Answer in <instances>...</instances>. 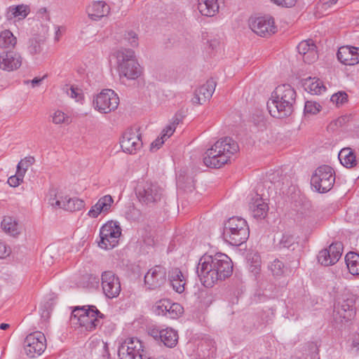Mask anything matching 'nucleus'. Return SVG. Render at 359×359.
<instances>
[{
  "label": "nucleus",
  "instance_id": "nucleus-21",
  "mask_svg": "<svg viewBox=\"0 0 359 359\" xmlns=\"http://www.w3.org/2000/svg\"><path fill=\"white\" fill-rule=\"evenodd\" d=\"M22 65V57L17 53L3 51L0 53V69L5 71H13Z\"/></svg>",
  "mask_w": 359,
  "mask_h": 359
},
{
  "label": "nucleus",
  "instance_id": "nucleus-16",
  "mask_svg": "<svg viewBox=\"0 0 359 359\" xmlns=\"http://www.w3.org/2000/svg\"><path fill=\"white\" fill-rule=\"evenodd\" d=\"M343 244L341 242L332 243L328 248L322 250L318 255V262L324 266H330L337 263L341 257Z\"/></svg>",
  "mask_w": 359,
  "mask_h": 359
},
{
  "label": "nucleus",
  "instance_id": "nucleus-27",
  "mask_svg": "<svg viewBox=\"0 0 359 359\" xmlns=\"http://www.w3.org/2000/svg\"><path fill=\"white\" fill-rule=\"evenodd\" d=\"M169 280L173 290L178 293H182L184 291L186 280L182 272L178 268H174L169 271Z\"/></svg>",
  "mask_w": 359,
  "mask_h": 359
},
{
  "label": "nucleus",
  "instance_id": "nucleus-35",
  "mask_svg": "<svg viewBox=\"0 0 359 359\" xmlns=\"http://www.w3.org/2000/svg\"><path fill=\"white\" fill-rule=\"evenodd\" d=\"M345 262L349 272L353 275L359 274V255L349 252L345 256Z\"/></svg>",
  "mask_w": 359,
  "mask_h": 359
},
{
  "label": "nucleus",
  "instance_id": "nucleus-4",
  "mask_svg": "<svg viewBox=\"0 0 359 359\" xmlns=\"http://www.w3.org/2000/svg\"><path fill=\"white\" fill-rule=\"evenodd\" d=\"M249 234L247 222L241 217H231L224 224L223 238L231 245H241L248 240Z\"/></svg>",
  "mask_w": 359,
  "mask_h": 359
},
{
  "label": "nucleus",
  "instance_id": "nucleus-60",
  "mask_svg": "<svg viewBox=\"0 0 359 359\" xmlns=\"http://www.w3.org/2000/svg\"><path fill=\"white\" fill-rule=\"evenodd\" d=\"M10 327V325L9 324H7V323H1L0 325V329L2 330H7L8 327Z\"/></svg>",
  "mask_w": 359,
  "mask_h": 359
},
{
  "label": "nucleus",
  "instance_id": "nucleus-12",
  "mask_svg": "<svg viewBox=\"0 0 359 359\" xmlns=\"http://www.w3.org/2000/svg\"><path fill=\"white\" fill-rule=\"evenodd\" d=\"M46 339L41 332H34L26 337L24 341V350L27 355L34 358L40 355L46 348Z\"/></svg>",
  "mask_w": 359,
  "mask_h": 359
},
{
  "label": "nucleus",
  "instance_id": "nucleus-62",
  "mask_svg": "<svg viewBox=\"0 0 359 359\" xmlns=\"http://www.w3.org/2000/svg\"><path fill=\"white\" fill-rule=\"evenodd\" d=\"M352 345L354 346V347H357L359 346V339H353V341H352Z\"/></svg>",
  "mask_w": 359,
  "mask_h": 359
},
{
  "label": "nucleus",
  "instance_id": "nucleus-22",
  "mask_svg": "<svg viewBox=\"0 0 359 359\" xmlns=\"http://www.w3.org/2000/svg\"><path fill=\"white\" fill-rule=\"evenodd\" d=\"M338 60L345 65H354L359 62V48L342 46L337 53Z\"/></svg>",
  "mask_w": 359,
  "mask_h": 359
},
{
  "label": "nucleus",
  "instance_id": "nucleus-31",
  "mask_svg": "<svg viewBox=\"0 0 359 359\" xmlns=\"http://www.w3.org/2000/svg\"><path fill=\"white\" fill-rule=\"evenodd\" d=\"M160 339L165 346L170 348L175 347L178 341L177 332L172 328L162 330Z\"/></svg>",
  "mask_w": 359,
  "mask_h": 359
},
{
  "label": "nucleus",
  "instance_id": "nucleus-43",
  "mask_svg": "<svg viewBox=\"0 0 359 359\" xmlns=\"http://www.w3.org/2000/svg\"><path fill=\"white\" fill-rule=\"evenodd\" d=\"M169 310L167 317L172 319L178 318L183 313L182 306L177 303H171V305L169 306Z\"/></svg>",
  "mask_w": 359,
  "mask_h": 359
},
{
  "label": "nucleus",
  "instance_id": "nucleus-38",
  "mask_svg": "<svg viewBox=\"0 0 359 359\" xmlns=\"http://www.w3.org/2000/svg\"><path fill=\"white\" fill-rule=\"evenodd\" d=\"M276 246L280 250L285 248L290 250H294L299 246V244L293 236L285 233L282 236Z\"/></svg>",
  "mask_w": 359,
  "mask_h": 359
},
{
  "label": "nucleus",
  "instance_id": "nucleus-28",
  "mask_svg": "<svg viewBox=\"0 0 359 359\" xmlns=\"http://www.w3.org/2000/svg\"><path fill=\"white\" fill-rule=\"evenodd\" d=\"M198 9L203 15L212 17L219 11L217 0H198Z\"/></svg>",
  "mask_w": 359,
  "mask_h": 359
},
{
  "label": "nucleus",
  "instance_id": "nucleus-19",
  "mask_svg": "<svg viewBox=\"0 0 359 359\" xmlns=\"http://www.w3.org/2000/svg\"><path fill=\"white\" fill-rule=\"evenodd\" d=\"M215 87V81L212 79H208L205 83L195 90L192 102L196 104H203L212 97Z\"/></svg>",
  "mask_w": 359,
  "mask_h": 359
},
{
  "label": "nucleus",
  "instance_id": "nucleus-44",
  "mask_svg": "<svg viewBox=\"0 0 359 359\" xmlns=\"http://www.w3.org/2000/svg\"><path fill=\"white\" fill-rule=\"evenodd\" d=\"M53 122L55 124L60 123H67L69 124L71 122V120L69 116H67L64 112L62 111L57 110L56 111L53 116Z\"/></svg>",
  "mask_w": 359,
  "mask_h": 359
},
{
  "label": "nucleus",
  "instance_id": "nucleus-29",
  "mask_svg": "<svg viewBox=\"0 0 359 359\" xmlns=\"http://www.w3.org/2000/svg\"><path fill=\"white\" fill-rule=\"evenodd\" d=\"M1 226L5 233L14 237L18 236L21 232V225L16 219L12 217H4Z\"/></svg>",
  "mask_w": 359,
  "mask_h": 359
},
{
  "label": "nucleus",
  "instance_id": "nucleus-56",
  "mask_svg": "<svg viewBox=\"0 0 359 359\" xmlns=\"http://www.w3.org/2000/svg\"><path fill=\"white\" fill-rule=\"evenodd\" d=\"M149 334L154 337L155 339H160V335H161V330H158L156 329H152L149 331Z\"/></svg>",
  "mask_w": 359,
  "mask_h": 359
},
{
  "label": "nucleus",
  "instance_id": "nucleus-24",
  "mask_svg": "<svg viewBox=\"0 0 359 359\" xmlns=\"http://www.w3.org/2000/svg\"><path fill=\"white\" fill-rule=\"evenodd\" d=\"M114 203V199L110 195L101 197L97 202L91 207L88 215L91 218H97L101 213H107Z\"/></svg>",
  "mask_w": 359,
  "mask_h": 359
},
{
  "label": "nucleus",
  "instance_id": "nucleus-37",
  "mask_svg": "<svg viewBox=\"0 0 359 359\" xmlns=\"http://www.w3.org/2000/svg\"><path fill=\"white\" fill-rule=\"evenodd\" d=\"M174 133L173 127H165L161 135L158 137L150 146V151L154 152L161 147L165 140L170 137Z\"/></svg>",
  "mask_w": 359,
  "mask_h": 359
},
{
  "label": "nucleus",
  "instance_id": "nucleus-39",
  "mask_svg": "<svg viewBox=\"0 0 359 359\" xmlns=\"http://www.w3.org/2000/svg\"><path fill=\"white\" fill-rule=\"evenodd\" d=\"M34 162V158L30 156L22 159L17 165V171L20 173V177L25 176L28 168L32 165Z\"/></svg>",
  "mask_w": 359,
  "mask_h": 359
},
{
  "label": "nucleus",
  "instance_id": "nucleus-61",
  "mask_svg": "<svg viewBox=\"0 0 359 359\" xmlns=\"http://www.w3.org/2000/svg\"><path fill=\"white\" fill-rule=\"evenodd\" d=\"M102 347H103V349H104V352L106 353V354H107V355H109V349H108V345H107V343H104V342H103V343H102Z\"/></svg>",
  "mask_w": 359,
  "mask_h": 359
},
{
  "label": "nucleus",
  "instance_id": "nucleus-9",
  "mask_svg": "<svg viewBox=\"0 0 359 359\" xmlns=\"http://www.w3.org/2000/svg\"><path fill=\"white\" fill-rule=\"evenodd\" d=\"M121 235V229L118 222L109 221L100 230V241L98 243L101 248L110 250L117 245Z\"/></svg>",
  "mask_w": 359,
  "mask_h": 359
},
{
  "label": "nucleus",
  "instance_id": "nucleus-33",
  "mask_svg": "<svg viewBox=\"0 0 359 359\" xmlns=\"http://www.w3.org/2000/svg\"><path fill=\"white\" fill-rule=\"evenodd\" d=\"M304 86L306 90L313 95L321 94L326 90L325 86L323 82L316 78H308L304 83Z\"/></svg>",
  "mask_w": 359,
  "mask_h": 359
},
{
  "label": "nucleus",
  "instance_id": "nucleus-49",
  "mask_svg": "<svg viewBox=\"0 0 359 359\" xmlns=\"http://www.w3.org/2000/svg\"><path fill=\"white\" fill-rule=\"evenodd\" d=\"M24 176L20 177V173L16 172V175L10 177L8 179V183L11 187H18L23 180Z\"/></svg>",
  "mask_w": 359,
  "mask_h": 359
},
{
  "label": "nucleus",
  "instance_id": "nucleus-23",
  "mask_svg": "<svg viewBox=\"0 0 359 359\" xmlns=\"http://www.w3.org/2000/svg\"><path fill=\"white\" fill-rule=\"evenodd\" d=\"M316 46L311 39L301 41L297 46V50L306 63H313L318 57Z\"/></svg>",
  "mask_w": 359,
  "mask_h": 359
},
{
  "label": "nucleus",
  "instance_id": "nucleus-54",
  "mask_svg": "<svg viewBox=\"0 0 359 359\" xmlns=\"http://www.w3.org/2000/svg\"><path fill=\"white\" fill-rule=\"evenodd\" d=\"M155 313L160 316H164V304L163 300L159 301L154 307Z\"/></svg>",
  "mask_w": 359,
  "mask_h": 359
},
{
  "label": "nucleus",
  "instance_id": "nucleus-2",
  "mask_svg": "<svg viewBox=\"0 0 359 359\" xmlns=\"http://www.w3.org/2000/svg\"><path fill=\"white\" fill-rule=\"evenodd\" d=\"M238 150V143L231 137L221 138L206 151L203 163L207 167L219 168L227 163L231 156Z\"/></svg>",
  "mask_w": 359,
  "mask_h": 359
},
{
  "label": "nucleus",
  "instance_id": "nucleus-41",
  "mask_svg": "<svg viewBox=\"0 0 359 359\" xmlns=\"http://www.w3.org/2000/svg\"><path fill=\"white\" fill-rule=\"evenodd\" d=\"M269 269L274 276H281L285 272V266L282 262L276 259L269 265Z\"/></svg>",
  "mask_w": 359,
  "mask_h": 359
},
{
  "label": "nucleus",
  "instance_id": "nucleus-5",
  "mask_svg": "<svg viewBox=\"0 0 359 359\" xmlns=\"http://www.w3.org/2000/svg\"><path fill=\"white\" fill-rule=\"evenodd\" d=\"M136 194L141 203L153 206L163 198L164 189L158 183L147 181L137 186Z\"/></svg>",
  "mask_w": 359,
  "mask_h": 359
},
{
  "label": "nucleus",
  "instance_id": "nucleus-45",
  "mask_svg": "<svg viewBox=\"0 0 359 359\" xmlns=\"http://www.w3.org/2000/svg\"><path fill=\"white\" fill-rule=\"evenodd\" d=\"M91 309V305L83 306L82 307H76L72 313V316L74 318H77L78 322L81 321V318L85 316L88 311Z\"/></svg>",
  "mask_w": 359,
  "mask_h": 359
},
{
  "label": "nucleus",
  "instance_id": "nucleus-15",
  "mask_svg": "<svg viewBox=\"0 0 359 359\" xmlns=\"http://www.w3.org/2000/svg\"><path fill=\"white\" fill-rule=\"evenodd\" d=\"M102 287L104 295L109 299L118 296L121 292V283L118 277L112 271H107L102 273Z\"/></svg>",
  "mask_w": 359,
  "mask_h": 359
},
{
  "label": "nucleus",
  "instance_id": "nucleus-64",
  "mask_svg": "<svg viewBox=\"0 0 359 359\" xmlns=\"http://www.w3.org/2000/svg\"><path fill=\"white\" fill-rule=\"evenodd\" d=\"M337 2V0H330L328 2H327V4H328L329 6H330L332 5L335 4Z\"/></svg>",
  "mask_w": 359,
  "mask_h": 359
},
{
  "label": "nucleus",
  "instance_id": "nucleus-55",
  "mask_svg": "<svg viewBox=\"0 0 359 359\" xmlns=\"http://www.w3.org/2000/svg\"><path fill=\"white\" fill-rule=\"evenodd\" d=\"M182 116L180 114H176L175 116L173 117V121L172 123L169 124L166 127H173L174 131L175 130L176 126L180 123V122L182 121Z\"/></svg>",
  "mask_w": 359,
  "mask_h": 359
},
{
  "label": "nucleus",
  "instance_id": "nucleus-46",
  "mask_svg": "<svg viewBox=\"0 0 359 359\" xmlns=\"http://www.w3.org/2000/svg\"><path fill=\"white\" fill-rule=\"evenodd\" d=\"M42 48L40 40L31 39L29 41L28 50L30 54L35 55L41 53Z\"/></svg>",
  "mask_w": 359,
  "mask_h": 359
},
{
  "label": "nucleus",
  "instance_id": "nucleus-8",
  "mask_svg": "<svg viewBox=\"0 0 359 359\" xmlns=\"http://www.w3.org/2000/svg\"><path fill=\"white\" fill-rule=\"evenodd\" d=\"M356 297L348 293L343 296L342 300L334 304L333 317L336 322L343 323L351 320L355 314Z\"/></svg>",
  "mask_w": 359,
  "mask_h": 359
},
{
  "label": "nucleus",
  "instance_id": "nucleus-34",
  "mask_svg": "<svg viewBox=\"0 0 359 359\" xmlns=\"http://www.w3.org/2000/svg\"><path fill=\"white\" fill-rule=\"evenodd\" d=\"M29 12V8L27 5L20 4L15 6H11L6 13L8 19L13 18L23 19L27 17Z\"/></svg>",
  "mask_w": 359,
  "mask_h": 359
},
{
  "label": "nucleus",
  "instance_id": "nucleus-51",
  "mask_svg": "<svg viewBox=\"0 0 359 359\" xmlns=\"http://www.w3.org/2000/svg\"><path fill=\"white\" fill-rule=\"evenodd\" d=\"M278 6L283 7L290 8L294 6L297 0H271Z\"/></svg>",
  "mask_w": 359,
  "mask_h": 359
},
{
  "label": "nucleus",
  "instance_id": "nucleus-26",
  "mask_svg": "<svg viewBox=\"0 0 359 359\" xmlns=\"http://www.w3.org/2000/svg\"><path fill=\"white\" fill-rule=\"evenodd\" d=\"M54 204L57 208L70 212L80 210L85 206V203L83 200L78 198H67V196H65L62 201L57 199Z\"/></svg>",
  "mask_w": 359,
  "mask_h": 359
},
{
  "label": "nucleus",
  "instance_id": "nucleus-47",
  "mask_svg": "<svg viewBox=\"0 0 359 359\" xmlns=\"http://www.w3.org/2000/svg\"><path fill=\"white\" fill-rule=\"evenodd\" d=\"M348 95L345 92H338L331 96L330 100L337 106L347 101Z\"/></svg>",
  "mask_w": 359,
  "mask_h": 359
},
{
  "label": "nucleus",
  "instance_id": "nucleus-48",
  "mask_svg": "<svg viewBox=\"0 0 359 359\" xmlns=\"http://www.w3.org/2000/svg\"><path fill=\"white\" fill-rule=\"evenodd\" d=\"M126 217L128 219L136 221L140 219V212L135 207H130L128 211L126 212Z\"/></svg>",
  "mask_w": 359,
  "mask_h": 359
},
{
  "label": "nucleus",
  "instance_id": "nucleus-18",
  "mask_svg": "<svg viewBox=\"0 0 359 359\" xmlns=\"http://www.w3.org/2000/svg\"><path fill=\"white\" fill-rule=\"evenodd\" d=\"M250 27L254 32L261 36L274 34L276 30L274 20L271 17L257 18L250 23Z\"/></svg>",
  "mask_w": 359,
  "mask_h": 359
},
{
  "label": "nucleus",
  "instance_id": "nucleus-30",
  "mask_svg": "<svg viewBox=\"0 0 359 359\" xmlns=\"http://www.w3.org/2000/svg\"><path fill=\"white\" fill-rule=\"evenodd\" d=\"M250 208L252 215L257 219L264 218L269 210L267 203L264 202L262 198L259 197H257L254 202L250 203Z\"/></svg>",
  "mask_w": 359,
  "mask_h": 359
},
{
  "label": "nucleus",
  "instance_id": "nucleus-6",
  "mask_svg": "<svg viewBox=\"0 0 359 359\" xmlns=\"http://www.w3.org/2000/svg\"><path fill=\"white\" fill-rule=\"evenodd\" d=\"M335 182L334 171L332 167L323 165L319 166L311 176V185L319 193H326L333 187Z\"/></svg>",
  "mask_w": 359,
  "mask_h": 359
},
{
  "label": "nucleus",
  "instance_id": "nucleus-50",
  "mask_svg": "<svg viewBox=\"0 0 359 359\" xmlns=\"http://www.w3.org/2000/svg\"><path fill=\"white\" fill-rule=\"evenodd\" d=\"M125 39L133 46H137V36L135 32L130 31L125 34Z\"/></svg>",
  "mask_w": 359,
  "mask_h": 359
},
{
  "label": "nucleus",
  "instance_id": "nucleus-13",
  "mask_svg": "<svg viewBox=\"0 0 359 359\" xmlns=\"http://www.w3.org/2000/svg\"><path fill=\"white\" fill-rule=\"evenodd\" d=\"M166 277V269L161 265H156L144 275L145 287L149 290L160 289L165 285L167 280Z\"/></svg>",
  "mask_w": 359,
  "mask_h": 359
},
{
  "label": "nucleus",
  "instance_id": "nucleus-36",
  "mask_svg": "<svg viewBox=\"0 0 359 359\" xmlns=\"http://www.w3.org/2000/svg\"><path fill=\"white\" fill-rule=\"evenodd\" d=\"M16 43L17 39L10 30L0 32V48H13Z\"/></svg>",
  "mask_w": 359,
  "mask_h": 359
},
{
  "label": "nucleus",
  "instance_id": "nucleus-3",
  "mask_svg": "<svg viewBox=\"0 0 359 359\" xmlns=\"http://www.w3.org/2000/svg\"><path fill=\"white\" fill-rule=\"evenodd\" d=\"M118 72L121 79L135 80L139 78L142 69L138 63L135 51L130 48L121 49L116 52Z\"/></svg>",
  "mask_w": 359,
  "mask_h": 359
},
{
  "label": "nucleus",
  "instance_id": "nucleus-40",
  "mask_svg": "<svg viewBox=\"0 0 359 359\" xmlns=\"http://www.w3.org/2000/svg\"><path fill=\"white\" fill-rule=\"evenodd\" d=\"M321 106L319 103L308 100L305 102L304 113L305 116L316 115L321 110Z\"/></svg>",
  "mask_w": 359,
  "mask_h": 359
},
{
  "label": "nucleus",
  "instance_id": "nucleus-63",
  "mask_svg": "<svg viewBox=\"0 0 359 359\" xmlns=\"http://www.w3.org/2000/svg\"><path fill=\"white\" fill-rule=\"evenodd\" d=\"M60 35V29L59 27H57L56 32H55V40L58 41Z\"/></svg>",
  "mask_w": 359,
  "mask_h": 359
},
{
  "label": "nucleus",
  "instance_id": "nucleus-42",
  "mask_svg": "<svg viewBox=\"0 0 359 359\" xmlns=\"http://www.w3.org/2000/svg\"><path fill=\"white\" fill-rule=\"evenodd\" d=\"M67 95L72 98H74L76 101H79L83 98L82 90L74 86H67L64 88Z\"/></svg>",
  "mask_w": 359,
  "mask_h": 359
},
{
  "label": "nucleus",
  "instance_id": "nucleus-20",
  "mask_svg": "<svg viewBox=\"0 0 359 359\" xmlns=\"http://www.w3.org/2000/svg\"><path fill=\"white\" fill-rule=\"evenodd\" d=\"M104 318V315L95 306L91 305V309L88 313L81 318L79 322L80 326L84 327L88 331L94 330L100 325V319Z\"/></svg>",
  "mask_w": 359,
  "mask_h": 359
},
{
  "label": "nucleus",
  "instance_id": "nucleus-1",
  "mask_svg": "<svg viewBox=\"0 0 359 359\" xmlns=\"http://www.w3.org/2000/svg\"><path fill=\"white\" fill-rule=\"evenodd\" d=\"M296 91L289 84H282L276 88L267 102L270 114L278 118L289 116L293 111Z\"/></svg>",
  "mask_w": 359,
  "mask_h": 359
},
{
  "label": "nucleus",
  "instance_id": "nucleus-58",
  "mask_svg": "<svg viewBox=\"0 0 359 359\" xmlns=\"http://www.w3.org/2000/svg\"><path fill=\"white\" fill-rule=\"evenodd\" d=\"M42 80H43V78H37V77L32 79L31 81L32 87H35V86L39 85L41 83V82L42 81Z\"/></svg>",
  "mask_w": 359,
  "mask_h": 359
},
{
  "label": "nucleus",
  "instance_id": "nucleus-10",
  "mask_svg": "<svg viewBox=\"0 0 359 359\" xmlns=\"http://www.w3.org/2000/svg\"><path fill=\"white\" fill-rule=\"evenodd\" d=\"M119 97L111 89H104L93 100V106L100 113L107 114L117 109Z\"/></svg>",
  "mask_w": 359,
  "mask_h": 359
},
{
  "label": "nucleus",
  "instance_id": "nucleus-11",
  "mask_svg": "<svg viewBox=\"0 0 359 359\" xmlns=\"http://www.w3.org/2000/svg\"><path fill=\"white\" fill-rule=\"evenodd\" d=\"M144 350L142 341L136 337L126 339L118 347L119 359H142Z\"/></svg>",
  "mask_w": 359,
  "mask_h": 359
},
{
  "label": "nucleus",
  "instance_id": "nucleus-59",
  "mask_svg": "<svg viewBox=\"0 0 359 359\" xmlns=\"http://www.w3.org/2000/svg\"><path fill=\"white\" fill-rule=\"evenodd\" d=\"M219 43L217 40H212L209 42V46L212 49H215L217 48V46H219Z\"/></svg>",
  "mask_w": 359,
  "mask_h": 359
},
{
  "label": "nucleus",
  "instance_id": "nucleus-57",
  "mask_svg": "<svg viewBox=\"0 0 359 359\" xmlns=\"http://www.w3.org/2000/svg\"><path fill=\"white\" fill-rule=\"evenodd\" d=\"M163 303L164 304V316H168V313L169 312V306L171 305V302L168 299H163Z\"/></svg>",
  "mask_w": 359,
  "mask_h": 359
},
{
  "label": "nucleus",
  "instance_id": "nucleus-52",
  "mask_svg": "<svg viewBox=\"0 0 359 359\" xmlns=\"http://www.w3.org/2000/svg\"><path fill=\"white\" fill-rule=\"evenodd\" d=\"M11 252V249L9 247L6 246L5 243L2 241H0V258H4L8 256Z\"/></svg>",
  "mask_w": 359,
  "mask_h": 359
},
{
  "label": "nucleus",
  "instance_id": "nucleus-53",
  "mask_svg": "<svg viewBox=\"0 0 359 359\" xmlns=\"http://www.w3.org/2000/svg\"><path fill=\"white\" fill-rule=\"evenodd\" d=\"M50 197H49V199H48V202H49V204L53 207H57L56 205L55 204H52V203H55V201L57 199H60V200H63V197L62 196H58L55 192V191L53 190L51 191H50Z\"/></svg>",
  "mask_w": 359,
  "mask_h": 359
},
{
  "label": "nucleus",
  "instance_id": "nucleus-17",
  "mask_svg": "<svg viewBox=\"0 0 359 359\" xmlns=\"http://www.w3.org/2000/svg\"><path fill=\"white\" fill-rule=\"evenodd\" d=\"M215 256H218L216 259L217 263L215 266V280L217 283L218 281L224 280L231 276L233 266L231 259L226 255L217 252Z\"/></svg>",
  "mask_w": 359,
  "mask_h": 359
},
{
  "label": "nucleus",
  "instance_id": "nucleus-32",
  "mask_svg": "<svg viewBox=\"0 0 359 359\" xmlns=\"http://www.w3.org/2000/svg\"><path fill=\"white\" fill-rule=\"evenodd\" d=\"M339 159L346 168H353L356 165V157L350 148H344L339 153Z\"/></svg>",
  "mask_w": 359,
  "mask_h": 359
},
{
  "label": "nucleus",
  "instance_id": "nucleus-7",
  "mask_svg": "<svg viewBox=\"0 0 359 359\" xmlns=\"http://www.w3.org/2000/svg\"><path fill=\"white\" fill-rule=\"evenodd\" d=\"M218 256L205 255L202 256L196 269L201 283L206 287H212L215 283V266Z\"/></svg>",
  "mask_w": 359,
  "mask_h": 359
},
{
  "label": "nucleus",
  "instance_id": "nucleus-25",
  "mask_svg": "<svg viewBox=\"0 0 359 359\" xmlns=\"http://www.w3.org/2000/svg\"><path fill=\"white\" fill-rule=\"evenodd\" d=\"M86 12L91 20H99L109 13L110 7L104 1H94L87 7Z\"/></svg>",
  "mask_w": 359,
  "mask_h": 359
},
{
  "label": "nucleus",
  "instance_id": "nucleus-14",
  "mask_svg": "<svg viewBox=\"0 0 359 359\" xmlns=\"http://www.w3.org/2000/svg\"><path fill=\"white\" fill-rule=\"evenodd\" d=\"M123 151L130 154H135L142 146L141 134L136 128L127 129L120 142Z\"/></svg>",
  "mask_w": 359,
  "mask_h": 359
}]
</instances>
